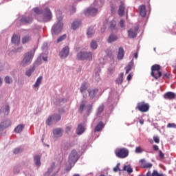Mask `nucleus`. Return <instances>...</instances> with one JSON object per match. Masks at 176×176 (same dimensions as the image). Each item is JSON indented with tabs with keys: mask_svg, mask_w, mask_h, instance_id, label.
Returning <instances> with one entry per match:
<instances>
[{
	"mask_svg": "<svg viewBox=\"0 0 176 176\" xmlns=\"http://www.w3.org/2000/svg\"><path fill=\"white\" fill-rule=\"evenodd\" d=\"M69 54V48L68 46L65 47L60 52L59 56L62 59L66 58Z\"/></svg>",
	"mask_w": 176,
	"mask_h": 176,
	"instance_id": "10",
	"label": "nucleus"
},
{
	"mask_svg": "<svg viewBox=\"0 0 176 176\" xmlns=\"http://www.w3.org/2000/svg\"><path fill=\"white\" fill-rule=\"evenodd\" d=\"M85 106V103H81V104H80V109H78V111L80 112V113H82L83 112Z\"/></svg>",
	"mask_w": 176,
	"mask_h": 176,
	"instance_id": "49",
	"label": "nucleus"
},
{
	"mask_svg": "<svg viewBox=\"0 0 176 176\" xmlns=\"http://www.w3.org/2000/svg\"><path fill=\"white\" fill-rule=\"evenodd\" d=\"M104 106L103 104L99 106V108H98V111H96V116H99L102 114V113L104 111Z\"/></svg>",
	"mask_w": 176,
	"mask_h": 176,
	"instance_id": "36",
	"label": "nucleus"
},
{
	"mask_svg": "<svg viewBox=\"0 0 176 176\" xmlns=\"http://www.w3.org/2000/svg\"><path fill=\"white\" fill-rule=\"evenodd\" d=\"M72 129V127L71 126H67L66 127V132L67 133H69Z\"/></svg>",
	"mask_w": 176,
	"mask_h": 176,
	"instance_id": "64",
	"label": "nucleus"
},
{
	"mask_svg": "<svg viewBox=\"0 0 176 176\" xmlns=\"http://www.w3.org/2000/svg\"><path fill=\"white\" fill-rule=\"evenodd\" d=\"M94 34V30L93 28H89L88 29V32H87V35H88L89 37L92 36V35Z\"/></svg>",
	"mask_w": 176,
	"mask_h": 176,
	"instance_id": "44",
	"label": "nucleus"
},
{
	"mask_svg": "<svg viewBox=\"0 0 176 176\" xmlns=\"http://www.w3.org/2000/svg\"><path fill=\"white\" fill-rule=\"evenodd\" d=\"M31 40L30 37L29 36H25L22 38V43L26 44Z\"/></svg>",
	"mask_w": 176,
	"mask_h": 176,
	"instance_id": "40",
	"label": "nucleus"
},
{
	"mask_svg": "<svg viewBox=\"0 0 176 176\" xmlns=\"http://www.w3.org/2000/svg\"><path fill=\"white\" fill-rule=\"evenodd\" d=\"M52 119H53V116H50L48 118V119L47 120L46 124H47L48 126H50V125H51Z\"/></svg>",
	"mask_w": 176,
	"mask_h": 176,
	"instance_id": "46",
	"label": "nucleus"
},
{
	"mask_svg": "<svg viewBox=\"0 0 176 176\" xmlns=\"http://www.w3.org/2000/svg\"><path fill=\"white\" fill-rule=\"evenodd\" d=\"M132 78V75L131 74H129L128 76H127V78H126V80L128 81H130Z\"/></svg>",
	"mask_w": 176,
	"mask_h": 176,
	"instance_id": "61",
	"label": "nucleus"
},
{
	"mask_svg": "<svg viewBox=\"0 0 176 176\" xmlns=\"http://www.w3.org/2000/svg\"><path fill=\"white\" fill-rule=\"evenodd\" d=\"M153 141L156 144H159L160 142V138L158 136H153Z\"/></svg>",
	"mask_w": 176,
	"mask_h": 176,
	"instance_id": "52",
	"label": "nucleus"
},
{
	"mask_svg": "<svg viewBox=\"0 0 176 176\" xmlns=\"http://www.w3.org/2000/svg\"><path fill=\"white\" fill-rule=\"evenodd\" d=\"M118 40V36L113 34H110V36H109V39L107 40V42L109 43H112Z\"/></svg>",
	"mask_w": 176,
	"mask_h": 176,
	"instance_id": "30",
	"label": "nucleus"
},
{
	"mask_svg": "<svg viewBox=\"0 0 176 176\" xmlns=\"http://www.w3.org/2000/svg\"><path fill=\"white\" fill-rule=\"evenodd\" d=\"M124 73H120V77L117 79V84L121 85L123 82Z\"/></svg>",
	"mask_w": 176,
	"mask_h": 176,
	"instance_id": "38",
	"label": "nucleus"
},
{
	"mask_svg": "<svg viewBox=\"0 0 176 176\" xmlns=\"http://www.w3.org/2000/svg\"><path fill=\"white\" fill-rule=\"evenodd\" d=\"M140 16L142 18L145 17L146 15V6L144 5H141L138 8Z\"/></svg>",
	"mask_w": 176,
	"mask_h": 176,
	"instance_id": "15",
	"label": "nucleus"
},
{
	"mask_svg": "<svg viewBox=\"0 0 176 176\" xmlns=\"http://www.w3.org/2000/svg\"><path fill=\"white\" fill-rule=\"evenodd\" d=\"M10 112V107L8 105H3L1 110H0V113L2 116H8Z\"/></svg>",
	"mask_w": 176,
	"mask_h": 176,
	"instance_id": "14",
	"label": "nucleus"
},
{
	"mask_svg": "<svg viewBox=\"0 0 176 176\" xmlns=\"http://www.w3.org/2000/svg\"><path fill=\"white\" fill-rule=\"evenodd\" d=\"M66 37H67L66 34H64V35L61 36L57 40L58 43L62 42L63 41H64V40L66 38Z\"/></svg>",
	"mask_w": 176,
	"mask_h": 176,
	"instance_id": "50",
	"label": "nucleus"
},
{
	"mask_svg": "<svg viewBox=\"0 0 176 176\" xmlns=\"http://www.w3.org/2000/svg\"><path fill=\"white\" fill-rule=\"evenodd\" d=\"M166 127L168 128V129L176 128V124L175 123H168L166 125Z\"/></svg>",
	"mask_w": 176,
	"mask_h": 176,
	"instance_id": "51",
	"label": "nucleus"
},
{
	"mask_svg": "<svg viewBox=\"0 0 176 176\" xmlns=\"http://www.w3.org/2000/svg\"><path fill=\"white\" fill-rule=\"evenodd\" d=\"M63 23H62V20L58 21V22L55 24L52 28V32L54 34H58L63 30Z\"/></svg>",
	"mask_w": 176,
	"mask_h": 176,
	"instance_id": "5",
	"label": "nucleus"
},
{
	"mask_svg": "<svg viewBox=\"0 0 176 176\" xmlns=\"http://www.w3.org/2000/svg\"><path fill=\"white\" fill-rule=\"evenodd\" d=\"M125 6L123 1H120V7L118 8V16L122 17L124 15Z\"/></svg>",
	"mask_w": 176,
	"mask_h": 176,
	"instance_id": "13",
	"label": "nucleus"
},
{
	"mask_svg": "<svg viewBox=\"0 0 176 176\" xmlns=\"http://www.w3.org/2000/svg\"><path fill=\"white\" fill-rule=\"evenodd\" d=\"M116 28V21L113 20L110 21V30H113Z\"/></svg>",
	"mask_w": 176,
	"mask_h": 176,
	"instance_id": "41",
	"label": "nucleus"
},
{
	"mask_svg": "<svg viewBox=\"0 0 176 176\" xmlns=\"http://www.w3.org/2000/svg\"><path fill=\"white\" fill-rule=\"evenodd\" d=\"M146 176H164V175L159 173L157 170H153V173H151L150 170H148L146 173Z\"/></svg>",
	"mask_w": 176,
	"mask_h": 176,
	"instance_id": "23",
	"label": "nucleus"
},
{
	"mask_svg": "<svg viewBox=\"0 0 176 176\" xmlns=\"http://www.w3.org/2000/svg\"><path fill=\"white\" fill-rule=\"evenodd\" d=\"M34 162L36 166H41V156L40 155H36L34 157Z\"/></svg>",
	"mask_w": 176,
	"mask_h": 176,
	"instance_id": "37",
	"label": "nucleus"
},
{
	"mask_svg": "<svg viewBox=\"0 0 176 176\" xmlns=\"http://www.w3.org/2000/svg\"><path fill=\"white\" fill-rule=\"evenodd\" d=\"M11 124H12V122L10 120H5L0 124V129H6L10 126Z\"/></svg>",
	"mask_w": 176,
	"mask_h": 176,
	"instance_id": "17",
	"label": "nucleus"
},
{
	"mask_svg": "<svg viewBox=\"0 0 176 176\" xmlns=\"http://www.w3.org/2000/svg\"><path fill=\"white\" fill-rule=\"evenodd\" d=\"M116 156L120 159H124L129 156V151L126 148H118L114 151Z\"/></svg>",
	"mask_w": 176,
	"mask_h": 176,
	"instance_id": "1",
	"label": "nucleus"
},
{
	"mask_svg": "<svg viewBox=\"0 0 176 176\" xmlns=\"http://www.w3.org/2000/svg\"><path fill=\"white\" fill-rule=\"evenodd\" d=\"M98 13V10L94 8H89L84 11L85 16H95Z\"/></svg>",
	"mask_w": 176,
	"mask_h": 176,
	"instance_id": "9",
	"label": "nucleus"
},
{
	"mask_svg": "<svg viewBox=\"0 0 176 176\" xmlns=\"http://www.w3.org/2000/svg\"><path fill=\"white\" fill-rule=\"evenodd\" d=\"M165 78L168 79L170 78L169 74L167 73L163 74V78Z\"/></svg>",
	"mask_w": 176,
	"mask_h": 176,
	"instance_id": "60",
	"label": "nucleus"
},
{
	"mask_svg": "<svg viewBox=\"0 0 176 176\" xmlns=\"http://www.w3.org/2000/svg\"><path fill=\"white\" fill-rule=\"evenodd\" d=\"M139 122H140V124L141 125H143L144 123V120L142 119H142H140Z\"/></svg>",
	"mask_w": 176,
	"mask_h": 176,
	"instance_id": "63",
	"label": "nucleus"
},
{
	"mask_svg": "<svg viewBox=\"0 0 176 176\" xmlns=\"http://www.w3.org/2000/svg\"><path fill=\"white\" fill-rule=\"evenodd\" d=\"M141 168L150 169L153 167V164L151 162H146L144 159L140 160Z\"/></svg>",
	"mask_w": 176,
	"mask_h": 176,
	"instance_id": "11",
	"label": "nucleus"
},
{
	"mask_svg": "<svg viewBox=\"0 0 176 176\" xmlns=\"http://www.w3.org/2000/svg\"><path fill=\"white\" fill-rule=\"evenodd\" d=\"M135 109L141 113H146L150 109V104L144 101L139 102L137 103Z\"/></svg>",
	"mask_w": 176,
	"mask_h": 176,
	"instance_id": "3",
	"label": "nucleus"
},
{
	"mask_svg": "<svg viewBox=\"0 0 176 176\" xmlns=\"http://www.w3.org/2000/svg\"><path fill=\"white\" fill-rule=\"evenodd\" d=\"M72 14L75 13V12H76V10L75 8V7H72V10H70Z\"/></svg>",
	"mask_w": 176,
	"mask_h": 176,
	"instance_id": "62",
	"label": "nucleus"
},
{
	"mask_svg": "<svg viewBox=\"0 0 176 176\" xmlns=\"http://www.w3.org/2000/svg\"><path fill=\"white\" fill-rule=\"evenodd\" d=\"M23 148H21V147L16 148L14 150V154H15V155L19 154V153H21L23 152Z\"/></svg>",
	"mask_w": 176,
	"mask_h": 176,
	"instance_id": "43",
	"label": "nucleus"
},
{
	"mask_svg": "<svg viewBox=\"0 0 176 176\" xmlns=\"http://www.w3.org/2000/svg\"><path fill=\"white\" fill-rule=\"evenodd\" d=\"M151 76L154 78L155 80H158L162 76V72H155L154 75L151 74Z\"/></svg>",
	"mask_w": 176,
	"mask_h": 176,
	"instance_id": "31",
	"label": "nucleus"
},
{
	"mask_svg": "<svg viewBox=\"0 0 176 176\" xmlns=\"http://www.w3.org/2000/svg\"><path fill=\"white\" fill-rule=\"evenodd\" d=\"M104 0H95V2H94V5L95 6H98V8H101V6H102V5L104 4Z\"/></svg>",
	"mask_w": 176,
	"mask_h": 176,
	"instance_id": "33",
	"label": "nucleus"
},
{
	"mask_svg": "<svg viewBox=\"0 0 176 176\" xmlns=\"http://www.w3.org/2000/svg\"><path fill=\"white\" fill-rule=\"evenodd\" d=\"M123 170L126 171L129 174L133 173V170L129 165H125L123 166Z\"/></svg>",
	"mask_w": 176,
	"mask_h": 176,
	"instance_id": "34",
	"label": "nucleus"
},
{
	"mask_svg": "<svg viewBox=\"0 0 176 176\" xmlns=\"http://www.w3.org/2000/svg\"><path fill=\"white\" fill-rule=\"evenodd\" d=\"M116 12V7L115 6H111V14H114Z\"/></svg>",
	"mask_w": 176,
	"mask_h": 176,
	"instance_id": "57",
	"label": "nucleus"
},
{
	"mask_svg": "<svg viewBox=\"0 0 176 176\" xmlns=\"http://www.w3.org/2000/svg\"><path fill=\"white\" fill-rule=\"evenodd\" d=\"M35 70V67H32L31 68H30L29 69H28L25 72V75L28 77H30L31 75L34 73Z\"/></svg>",
	"mask_w": 176,
	"mask_h": 176,
	"instance_id": "35",
	"label": "nucleus"
},
{
	"mask_svg": "<svg viewBox=\"0 0 176 176\" xmlns=\"http://www.w3.org/2000/svg\"><path fill=\"white\" fill-rule=\"evenodd\" d=\"M104 127V124L102 123V122H100L98 124L96 125V127H95V132L100 131Z\"/></svg>",
	"mask_w": 176,
	"mask_h": 176,
	"instance_id": "29",
	"label": "nucleus"
},
{
	"mask_svg": "<svg viewBox=\"0 0 176 176\" xmlns=\"http://www.w3.org/2000/svg\"><path fill=\"white\" fill-rule=\"evenodd\" d=\"M34 52H32V51H30L25 54L23 60L21 61V65L23 67H25L26 65L30 64L32 63V60L34 58Z\"/></svg>",
	"mask_w": 176,
	"mask_h": 176,
	"instance_id": "2",
	"label": "nucleus"
},
{
	"mask_svg": "<svg viewBox=\"0 0 176 176\" xmlns=\"http://www.w3.org/2000/svg\"><path fill=\"white\" fill-rule=\"evenodd\" d=\"M133 63L130 62L127 64V65L124 67L125 69V74H128L133 69Z\"/></svg>",
	"mask_w": 176,
	"mask_h": 176,
	"instance_id": "25",
	"label": "nucleus"
},
{
	"mask_svg": "<svg viewBox=\"0 0 176 176\" xmlns=\"http://www.w3.org/2000/svg\"><path fill=\"white\" fill-rule=\"evenodd\" d=\"M124 57V50L123 47H120V49H118V54H117V59L122 60H123Z\"/></svg>",
	"mask_w": 176,
	"mask_h": 176,
	"instance_id": "18",
	"label": "nucleus"
},
{
	"mask_svg": "<svg viewBox=\"0 0 176 176\" xmlns=\"http://www.w3.org/2000/svg\"><path fill=\"white\" fill-rule=\"evenodd\" d=\"M25 128V125L23 124H19L14 129V132L16 133H20L23 131V129Z\"/></svg>",
	"mask_w": 176,
	"mask_h": 176,
	"instance_id": "26",
	"label": "nucleus"
},
{
	"mask_svg": "<svg viewBox=\"0 0 176 176\" xmlns=\"http://www.w3.org/2000/svg\"><path fill=\"white\" fill-rule=\"evenodd\" d=\"M93 106L92 104H89L87 106L86 109H87V112L90 113L91 111L92 110Z\"/></svg>",
	"mask_w": 176,
	"mask_h": 176,
	"instance_id": "53",
	"label": "nucleus"
},
{
	"mask_svg": "<svg viewBox=\"0 0 176 176\" xmlns=\"http://www.w3.org/2000/svg\"><path fill=\"white\" fill-rule=\"evenodd\" d=\"M142 148L141 146H137L135 149V153H142Z\"/></svg>",
	"mask_w": 176,
	"mask_h": 176,
	"instance_id": "47",
	"label": "nucleus"
},
{
	"mask_svg": "<svg viewBox=\"0 0 176 176\" xmlns=\"http://www.w3.org/2000/svg\"><path fill=\"white\" fill-rule=\"evenodd\" d=\"M151 75H155V72H160L161 66L160 65L155 64L151 66Z\"/></svg>",
	"mask_w": 176,
	"mask_h": 176,
	"instance_id": "16",
	"label": "nucleus"
},
{
	"mask_svg": "<svg viewBox=\"0 0 176 176\" xmlns=\"http://www.w3.org/2000/svg\"><path fill=\"white\" fill-rule=\"evenodd\" d=\"M98 48V44L97 42L96 41H92V42H91V49L96 50Z\"/></svg>",
	"mask_w": 176,
	"mask_h": 176,
	"instance_id": "39",
	"label": "nucleus"
},
{
	"mask_svg": "<svg viewBox=\"0 0 176 176\" xmlns=\"http://www.w3.org/2000/svg\"><path fill=\"white\" fill-rule=\"evenodd\" d=\"M120 163L117 164V165L116 166V167H114V168H113V171H114V173H117V172H118V171H120Z\"/></svg>",
	"mask_w": 176,
	"mask_h": 176,
	"instance_id": "45",
	"label": "nucleus"
},
{
	"mask_svg": "<svg viewBox=\"0 0 176 176\" xmlns=\"http://www.w3.org/2000/svg\"><path fill=\"white\" fill-rule=\"evenodd\" d=\"M163 98L165 100H173L176 98V94L173 91H168L163 95Z\"/></svg>",
	"mask_w": 176,
	"mask_h": 176,
	"instance_id": "8",
	"label": "nucleus"
},
{
	"mask_svg": "<svg viewBox=\"0 0 176 176\" xmlns=\"http://www.w3.org/2000/svg\"><path fill=\"white\" fill-rule=\"evenodd\" d=\"M80 25H81L80 21H76L72 24V29L74 30H76L80 27Z\"/></svg>",
	"mask_w": 176,
	"mask_h": 176,
	"instance_id": "32",
	"label": "nucleus"
},
{
	"mask_svg": "<svg viewBox=\"0 0 176 176\" xmlns=\"http://www.w3.org/2000/svg\"><path fill=\"white\" fill-rule=\"evenodd\" d=\"M98 92V89H92L88 90V95L89 96V98H94L96 97V94Z\"/></svg>",
	"mask_w": 176,
	"mask_h": 176,
	"instance_id": "22",
	"label": "nucleus"
},
{
	"mask_svg": "<svg viewBox=\"0 0 176 176\" xmlns=\"http://www.w3.org/2000/svg\"><path fill=\"white\" fill-rule=\"evenodd\" d=\"M138 30V28L135 27L134 30L133 29H130L128 30V36L131 38H135L137 36V32Z\"/></svg>",
	"mask_w": 176,
	"mask_h": 176,
	"instance_id": "12",
	"label": "nucleus"
},
{
	"mask_svg": "<svg viewBox=\"0 0 176 176\" xmlns=\"http://www.w3.org/2000/svg\"><path fill=\"white\" fill-rule=\"evenodd\" d=\"M120 25L121 28H124L125 27L124 21L123 19L120 21Z\"/></svg>",
	"mask_w": 176,
	"mask_h": 176,
	"instance_id": "56",
	"label": "nucleus"
},
{
	"mask_svg": "<svg viewBox=\"0 0 176 176\" xmlns=\"http://www.w3.org/2000/svg\"><path fill=\"white\" fill-rule=\"evenodd\" d=\"M53 133L55 136L61 137L63 133V130L61 128L55 129H54Z\"/></svg>",
	"mask_w": 176,
	"mask_h": 176,
	"instance_id": "24",
	"label": "nucleus"
},
{
	"mask_svg": "<svg viewBox=\"0 0 176 176\" xmlns=\"http://www.w3.org/2000/svg\"><path fill=\"white\" fill-rule=\"evenodd\" d=\"M12 42L14 45H19L20 43V36L17 35H14L12 38Z\"/></svg>",
	"mask_w": 176,
	"mask_h": 176,
	"instance_id": "27",
	"label": "nucleus"
},
{
	"mask_svg": "<svg viewBox=\"0 0 176 176\" xmlns=\"http://www.w3.org/2000/svg\"><path fill=\"white\" fill-rule=\"evenodd\" d=\"M85 132V127L82 124H78L77 126V129L76 130V133L77 135H80Z\"/></svg>",
	"mask_w": 176,
	"mask_h": 176,
	"instance_id": "19",
	"label": "nucleus"
},
{
	"mask_svg": "<svg viewBox=\"0 0 176 176\" xmlns=\"http://www.w3.org/2000/svg\"><path fill=\"white\" fill-rule=\"evenodd\" d=\"M5 82H6V83H7V84H10V83H11V79H10V78L9 76H6V77L5 78Z\"/></svg>",
	"mask_w": 176,
	"mask_h": 176,
	"instance_id": "55",
	"label": "nucleus"
},
{
	"mask_svg": "<svg viewBox=\"0 0 176 176\" xmlns=\"http://www.w3.org/2000/svg\"><path fill=\"white\" fill-rule=\"evenodd\" d=\"M32 21L33 19L31 16H24L21 19V21L25 24H30Z\"/></svg>",
	"mask_w": 176,
	"mask_h": 176,
	"instance_id": "20",
	"label": "nucleus"
},
{
	"mask_svg": "<svg viewBox=\"0 0 176 176\" xmlns=\"http://www.w3.org/2000/svg\"><path fill=\"white\" fill-rule=\"evenodd\" d=\"M78 160V154L76 150H73L69 157V162L70 164L76 163Z\"/></svg>",
	"mask_w": 176,
	"mask_h": 176,
	"instance_id": "7",
	"label": "nucleus"
},
{
	"mask_svg": "<svg viewBox=\"0 0 176 176\" xmlns=\"http://www.w3.org/2000/svg\"><path fill=\"white\" fill-rule=\"evenodd\" d=\"M93 54L91 52H80L77 54V59L80 60H92Z\"/></svg>",
	"mask_w": 176,
	"mask_h": 176,
	"instance_id": "4",
	"label": "nucleus"
},
{
	"mask_svg": "<svg viewBox=\"0 0 176 176\" xmlns=\"http://www.w3.org/2000/svg\"><path fill=\"white\" fill-rule=\"evenodd\" d=\"M89 87V83L85 82H82V84H81V87H80V92L81 94L85 93L87 89Z\"/></svg>",
	"mask_w": 176,
	"mask_h": 176,
	"instance_id": "21",
	"label": "nucleus"
},
{
	"mask_svg": "<svg viewBox=\"0 0 176 176\" xmlns=\"http://www.w3.org/2000/svg\"><path fill=\"white\" fill-rule=\"evenodd\" d=\"M158 153H159V157L161 160H164L165 158L164 153L161 150H159Z\"/></svg>",
	"mask_w": 176,
	"mask_h": 176,
	"instance_id": "48",
	"label": "nucleus"
},
{
	"mask_svg": "<svg viewBox=\"0 0 176 176\" xmlns=\"http://www.w3.org/2000/svg\"><path fill=\"white\" fill-rule=\"evenodd\" d=\"M53 120L56 122H58L61 120V116L59 114L52 115Z\"/></svg>",
	"mask_w": 176,
	"mask_h": 176,
	"instance_id": "42",
	"label": "nucleus"
},
{
	"mask_svg": "<svg viewBox=\"0 0 176 176\" xmlns=\"http://www.w3.org/2000/svg\"><path fill=\"white\" fill-rule=\"evenodd\" d=\"M53 171V167L52 166L49 170L45 173V176H50V173Z\"/></svg>",
	"mask_w": 176,
	"mask_h": 176,
	"instance_id": "54",
	"label": "nucleus"
},
{
	"mask_svg": "<svg viewBox=\"0 0 176 176\" xmlns=\"http://www.w3.org/2000/svg\"><path fill=\"white\" fill-rule=\"evenodd\" d=\"M153 149L155 151H159V146L156 144H153Z\"/></svg>",
	"mask_w": 176,
	"mask_h": 176,
	"instance_id": "58",
	"label": "nucleus"
},
{
	"mask_svg": "<svg viewBox=\"0 0 176 176\" xmlns=\"http://www.w3.org/2000/svg\"><path fill=\"white\" fill-rule=\"evenodd\" d=\"M34 12L37 14H40L41 13V10L38 8H34Z\"/></svg>",
	"mask_w": 176,
	"mask_h": 176,
	"instance_id": "59",
	"label": "nucleus"
},
{
	"mask_svg": "<svg viewBox=\"0 0 176 176\" xmlns=\"http://www.w3.org/2000/svg\"><path fill=\"white\" fill-rule=\"evenodd\" d=\"M42 80H43V76H41L37 78L35 84L33 85L34 88H38L42 83Z\"/></svg>",
	"mask_w": 176,
	"mask_h": 176,
	"instance_id": "28",
	"label": "nucleus"
},
{
	"mask_svg": "<svg viewBox=\"0 0 176 176\" xmlns=\"http://www.w3.org/2000/svg\"><path fill=\"white\" fill-rule=\"evenodd\" d=\"M43 21L45 22H49L52 19V14L50 9L46 8L43 14Z\"/></svg>",
	"mask_w": 176,
	"mask_h": 176,
	"instance_id": "6",
	"label": "nucleus"
}]
</instances>
